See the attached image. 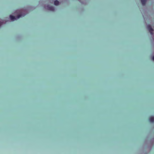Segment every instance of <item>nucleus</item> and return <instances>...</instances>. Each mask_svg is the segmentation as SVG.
<instances>
[{
  "label": "nucleus",
  "mask_w": 154,
  "mask_h": 154,
  "mask_svg": "<svg viewBox=\"0 0 154 154\" xmlns=\"http://www.w3.org/2000/svg\"><path fill=\"white\" fill-rule=\"evenodd\" d=\"M147 28L149 30V32H150L151 35H152L153 29L152 28V27L150 25H148L147 26Z\"/></svg>",
  "instance_id": "nucleus-2"
},
{
  "label": "nucleus",
  "mask_w": 154,
  "mask_h": 154,
  "mask_svg": "<svg viewBox=\"0 0 154 154\" xmlns=\"http://www.w3.org/2000/svg\"><path fill=\"white\" fill-rule=\"evenodd\" d=\"M149 121L151 122H154V117L153 116H151L149 119Z\"/></svg>",
  "instance_id": "nucleus-4"
},
{
  "label": "nucleus",
  "mask_w": 154,
  "mask_h": 154,
  "mask_svg": "<svg viewBox=\"0 0 154 154\" xmlns=\"http://www.w3.org/2000/svg\"><path fill=\"white\" fill-rule=\"evenodd\" d=\"M59 2L57 0H56L54 2V4L56 5H57L59 4Z\"/></svg>",
  "instance_id": "nucleus-6"
},
{
  "label": "nucleus",
  "mask_w": 154,
  "mask_h": 154,
  "mask_svg": "<svg viewBox=\"0 0 154 154\" xmlns=\"http://www.w3.org/2000/svg\"><path fill=\"white\" fill-rule=\"evenodd\" d=\"M152 60L154 61V56H153V57L152 58Z\"/></svg>",
  "instance_id": "nucleus-7"
},
{
  "label": "nucleus",
  "mask_w": 154,
  "mask_h": 154,
  "mask_svg": "<svg viewBox=\"0 0 154 154\" xmlns=\"http://www.w3.org/2000/svg\"><path fill=\"white\" fill-rule=\"evenodd\" d=\"M47 9L51 11H54L55 10L54 8L52 6H50L49 5H48L47 6Z\"/></svg>",
  "instance_id": "nucleus-3"
},
{
  "label": "nucleus",
  "mask_w": 154,
  "mask_h": 154,
  "mask_svg": "<svg viewBox=\"0 0 154 154\" xmlns=\"http://www.w3.org/2000/svg\"><path fill=\"white\" fill-rule=\"evenodd\" d=\"M141 1L143 5H146V0H141Z\"/></svg>",
  "instance_id": "nucleus-5"
},
{
  "label": "nucleus",
  "mask_w": 154,
  "mask_h": 154,
  "mask_svg": "<svg viewBox=\"0 0 154 154\" xmlns=\"http://www.w3.org/2000/svg\"><path fill=\"white\" fill-rule=\"evenodd\" d=\"M26 15V14H20L17 15V17H16L14 16L10 15V17L11 20L12 21H14L15 20H16L17 19L19 18L21 16L24 17Z\"/></svg>",
  "instance_id": "nucleus-1"
}]
</instances>
